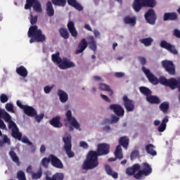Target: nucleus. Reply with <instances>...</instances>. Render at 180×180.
Masks as SVG:
<instances>
[{
    "instance_id": "nucleus-1",
    "label": "nucleus",
    "mask_w": 180,
    "mask_h": 180,
    "mask_svg": "<svg viewBox=\"0 0 180 180\" xmlns=\"http://www.w3.org/2000/svg\"><path fill=\"white\" fill-rule=\"evenodd\" d=\"M110 153V146L108 143H100L97 146V151L90 150L83 164V169H94L99 165L98 158L101 155H108Z\"/></svg>"
},
{
    "instance_id": "nucleus-2",
    "label": "nucleus",
    "mask_w": 180,
    "mask_h": 180,
    "mask_svg": "<svg viewBox=\"0 0 180 180\" xmlns=\"http://www.w3.org/2000/svg\"><path fill=\"white\" fill-rule=\"evenodd\" d=\"M4 119L5 122L8 123V129L11 130V136L15 140L20 141L22 140V132L19 131V128L15 122L12 121V117L9 113L6 112L5 110L0 109V119Z\"/></svg>"
},
{
    "instance_id": "nucleus-3",
    "label": "nucleus",
    "mask_w": 180,
    "mask_h": 180,
    "mask_svg": "<svg viewBox=\"0 0 180 180\" xmlns=\"http://www.w3.org/2000/svg\"><path fill=\"white\" fill-rule=\"evenodd\" d=\"M27 34L28 37H30V43L31 44L34 43V41L37 43L46 41V35L43 34V31L39 30L37 25L30 27Z\"/></svg>"
},
{
    "instance_id": "nucleus-4",
    "label": "nucleus",
    "mask_w": 180,
    "mask_h": 180,
    "mask_svg": "<svg viewBox=\"0 0 180 180\" xmlns=\"http://www.w3.org/2000/svg\"><path fill=\"white\" fill-rule=\"evenodd\" d=\"M52 61H53V63H57L60 70H67L75 67V64L68 59H62L60 58V52H57L56 54H52Z\"/></svg>"
},
{
    "instance_id": "nucleus-5",
    "label": "nucleus",
    "mask_w": 180,
    "mask_h": 180,
    "mask_svg": "<svg viewBox=\"0 0 180 180\" xmlns=\"http://www.w3.org/2000/svg\"><path fill=\"white\" fill-rule=\"evenodd\" d=\"M155 5H157L155 0H134L132 6L135 12H140L143 6L154 8Z\"/></svg>"
},
{
    "instance_id": "nucleus-6",
    "label": "nucleus",
    "mask_w": 180,
    "mask_h": 180,
    "mask_svg": "<svg viewBox=\"0 0 180 180\" xmlns=\"http://www.w3.org/2000/svg\"><path fill=\"white\" fill-rule=\"evenodd\" d=\"M119 144L115 149V155L118 160H122L123 159V153L122 146L125 148V150H127L129 147V138L127 136H122L119 139Z\"/></svg>"
},
{
    "instance_id": "nucleus-7",
    "label": "nucleus",
    "mask_w": 180,
    "mask_h": 180,
    "mask_svg": "<svg viewBox=\"0 0 180 180\" xmlns=\"http://www.w3.org/2000/svg\"><path fill=\"white\" fill-rule=\"evenodd\" d=\"M153 173V168L150 164L147 162L142 163L141 169H139L138 172L134 174L135 179H141L144 176H148Z\"/></svg>"
},
{
    "instance_id": "nucleus-8",
    "label": "nucleus",
    "mask_w": 180,
    "mask_h": 180,
    "mask_svg": "<svg viewBox=\"0 0 180 180\" xmlns=\"http://www.w3.org/2000/svg\"><path fill=\"white\" fill-rule=\"evenodd\" d=\"M16 105L18 106V108H20V109H22V110H24V113L27 115V116L34 117V116L37 115V111H36L34 108L29 105H23L22 102H20L19 100L17 101Z\"/></svg>"
},
{
    "instance_id": "nucleus-9",
    "label": "nucleus",
    "mask_w": 180,
    "mask_h": 180,
    "mask_svg": "<svg viewBox=\"0 0 180 180\" xmlns=\"http://www.w3.org/2000/svg\"><path fill=\"white\" fill-rule=\"evenodd\" d=\"M162 67L165 71L169 74V75H175L176 71L175 69V65L172 60H165L161 62Z\"/></svg>"
},
{
    "instance_id": "nucleus-10",
    "label": "nucleus",
    "mask_w": 180,
    "mask_h": 180,
    "mask_svg": "<svg viewBox=\"0 0 180 180\" xmlns=\"http://www.w3.org/2000/svg\"><path fill=\"white\" fill-rule=\"evenodd\" d=\"M64 142V150L69 158L75 157V154L72 152V144L71 143V136H66L63 138Z\"/></svg>"
},
{
    "instance_id": "nucleus-11",
    "label": "nucleus",
    "mask_w": 180,
    "mask_h": 180,
    "mask_svg": "<svg viewBox=\"0 0 180 180\" xmlns=\"http://www.w3.org/2000/svg\"><path fill=\"white\" fill-rule=\"evenodd\" d=\"M32 6L35 12H39V13L41 12V4L40 1L37 0H26L25 9H30Z\"/></svg>"
},
{
    "instance_id": "nucleus-12",
    "label": "nucleus",
    "mask_w": 180,
    "mask_h": 180,
    "mask_svg": "<svg viewBox=\"0 0 180 180\" xmlns=\"http://www.w3.org/2000/svg\"><path fill=\"white\" fill-rule=\"evenodd\" d=\"M145 20L149 25H155L157 21V14L153 8H149L144 15Z\"/></svg>"
},
{
    "instance_id": "nucleus-13",
    "label": "nucleus",
    "mask_w": 180,
    "mask_h": 180,
    "mask_svg": "<svg viewBox=\"0 0 180 180\" xmlns=\"http://www.w3.org/2000/svg\"><path fill=\"white\" fill-rule=\"evenodd\" d=\"M160 46V47H162V49H165V50L169 51V53H171L174 56H176V54H178V50H176V48L175 47V46L171 44L169 42L165 40L161 41Z\"/></svg>"
},
{
    "instance_id": "nucleus-14",
    "label": "nucleus",
    "mask_w": 180,
    "mask_h": 180,
    "mask_svg": "<svg viewBox=\"0 0 180 180\" xmlns=\"http://www.w3.org/2000/svg\"><path fill=\"white\" fill-rule=\"evenodd\" d=\"M142 71L144 72L146 78H148L150 84H153V85H157L159 83L158 78L151 73L149 69H147L146 67L143 66Z\"/></svg>"
},
{
    "instance_id": "nucleus-15",
    "label": "nucleus",
    "mask_w": 180,
    "mask_h": 180,
    "mask_svg": "<svg viewBox=\"0 0 180 180\" xmlns=\"http://www.w3.org/2000/svg\"><path fill=\"white\" fill-rule=\"evenodd\" d=\"M123 105L125 108L127 112H133L135 108V103L133 100H130L127 96L122 97Z\"/></svg>"
},
{
    "instance_id": "nucleus-16",
    "label": "nucleus",
    "mask_w": 180,
    "mask_h": 180,
    "mask_svg": "<svg viewBox=\"0 0 180 180\" xmlns=\"http://www.w3.org/2000/svg\"><path fill=\"white\" fill-rule=\"evenodd\" d=\"M110 110H112V112L120 117H123L124 116V108L120 104H111L109 106Z\"/></svg>"
},
{
    "instance_id": "nucleus-17",
    "label": "nucleus",
    "mask_w": 180,
    "mask_h": 180,
    "mask_svg": "<svg viewBox=\"0 0 180 180\" xmlns=\"http://www.w3.org/2000/svg\"><path fill=\"white\" fill-rule=\"evenodd\" d=\"M65 116L67 117L68 122H70L71 126L78 130V129H79V123L78 121H77L75 117H72V112L71 110H68L65 113Z\"/></svg>"
},
{
    "instance_id": "nucleus-18",
    "label": "nucleus",
    "mask_w": 180,
    "mask_h": 180,
    "mask_svg": "<svg viewBox=\"0 0 180 180\" xmlns=\"http://www.w3.org/2000/svg\"><path fill=\"white\" fill-rule=\"evenodd\" d=\"M49 158L51 160V164L53 167H54L55 168H58L60 169H63L64 168L63 162L56 155L53 154L49 155Z\"/></svg>"
},
{
    "instance_id": "nucleus-19",
    "label": "nucleus",
    "mask_w": 180,
    "mask_h": 180,
    "mask_svg": "<svg viewBox=\"0 0 180 180\" xmlns=\"http://www.w3.org/2000/svg\"><path fill=\"white\" fill-rule=\"evenodd\" d=\"M139 169H141V166L140 165V164H134L131 167H129L126 169V174L129 176H131L132 175H134H134H136V173L137 172V171H139Z\"/></svg>"
},
{
    "instance_id": "nucleus-20",
    "label": "nucleus",
    "mask_w": 180,
    "mask_h": 180,
    "mask_svg": "<svg viewBox=\"0 0 180 180\" xmlns=\"http://www.w3.org/2000/svg\"><path fill=\"white\" fill-rule=\"evenodd\" d=\"M88 47V42L85 38H83L77 46V49L75 51V54H80V53H84L85 49Z\"/></svg>"
},
{
    "instance_id": "nucleus-21",
    "label": "nucleus",
    "mask_w": 180,
    "mask_h": 180,
    "mask_svg": "<svg viewBox=\"0 0 180 180\" xmlns=\"http://www.w3.org/2000/svg\"><path fill=\"white\" fill-rule=\"evenodd\" d=\"M49 124L53 127H56V129H60L63 127V124L61 123V117L60 115H57L55 117H53L50 121Z\"/></svg>"
},
{
    "instance_id": "nucleus-22",
    "label": "nucleus",
    "mask_w": 180,
    "mask_h": 180,
    "mask_svg": "<svg viewBox=\"0 0 180 180\" xmlns=\"http://www.w3.org/2000/svg\"><path fill=\"white\" fill-rule=\"evenodd\" d=\"M136 20L137 18L135 16L127 15L123 18L124 25H129V26H136Z\"/></svg>"
},
{
    "instance_id": "nucleus-23",
    "label": "nucleus",
    "mask_w": 180,
    "mask_h": 180,
    "mask_svg": "<svg viewBox=\"0 0 180 180\" xmlns=\"http://www.w3.org/2000/svg\"><path fill=\"white\" fill-rule=\"evenodd\" d=\"M67 26L72 37H77V36H78V32H77V28H75V24H74V22L70 21Z\"/></svg>"
},
{
    "instance_id": "nucleus-24",
    "label": "nucleus",
    "mask_w": 180,
    "mask_h": 180,
    "mask_svg": "<svg viewBox=\"0 0 180 180\" xmlns=\"http://www.w3.org/2000/svg\"><path fill=\"white\" fill-rule=\"evenodd\" d=\"M178 15L176 13H165L163 15V20L167 22L168 20H176Z\"/></svg>"
},
{
    "instance_id": "nucleus-25",
    "label": "nucleus",
    "mask_w": 180,
    "mask_h": 180,
    "mask_svg": "<svg viewBox=\"0 0 180 180\" xmlns=\"http://www.w3.org/2000/svg\"><path fill=\"white\" fill-rule=\"evenodd\" d=\"M16 73L18 75H20V77H22V78H26L27 77V69L25 68V66L21 65L16 68Z\"/></svg>"
},
{
    "instance_id": "nucleus-26",
    "label": "nucleus",
    "mask_w": 180,
    "mask_h": 180,
    "mask_svg": "<svg viewBox=\"0 0 180 180\" xmlns=\"http://www.w3.org/2000/svg\"><path fill=\"white\" fill-rule=\"evenodd\" d=\"M68 5L70 6H72V8H75V9H77V11H84V7L77 1V0H67Z\"/></svg>"
},
{
    "instance_id": "nucleus-27",
    "label": "nucleus",
    "mask_w": 180,
    "mask_h": 180,
    "mask_svg": "<svg viewBox=\"0 0 180 180\" xmlns=\"http://www.w3.org/2000/svg\"><path fill=\"white\" fill-rule=\"evenodd\" d=\"M146 101L152 105H158L161 103V100H160V98H158V96H153L151 94L148 97H146Z\"/></svg>"
},
{
    "instance_id": "nucleus-28",
    "label": "nucleus",
    "mask_w": 180,
    "mask_h": 180,
    "mask_svg": "<svg viewBox=\"0 0 180 180\" xmlns=\"http://www.w3.org/2000/svg\"><path fill=\"white\" fill-rule=\"evenodd\" d=\"M0 137L2 139H0V147H4L5 144H8V146H11V139L8 138V136L5 134H2V131L0 130Z\"/></svg>"
},
{
    "instance_id": "nucleus-29",
    "label": "nucleus",
    "mask_w": 180,
    "mask_h": 180,
    "mask_svg": "<svg viewBox=\"0 0 180 180\" xmlns=\"http://www.w3.org/2000/svg\"><path fill=\"white\" fill-rule=\"evenodd\" d=\"M58 95L62 103H65L68 101V94L65 91L59 89L58 90Z\"/></svg>"
},
{
    "instance_id": "nucleus-30",
    "label": "nucleus",
    "mask_w": 180,
    "mask_h": 180,
    "mask_svg": "<svg viewBox=\"0 0 180 180\" xmlns=\"http://www.w3.org/2000/svg\"><path fill=\"white\" fill-rule=\"evenodd\" d=\"M105 169L106 174L108 175H109L110 176L113 177L114 179H117V178H119V174H117V172H113V170L112 169V167H110V166L105 165Z\"/></svg>"
},
{
    "instance_id": "nucleus-31",
    "label": "nucleus",
    "mask_w": 180,
    "mask_h": 180,
    "mask_svg": "<svg viewBox=\"0 0 180 180\" xmlns=\"http://www.w3.org/2000/svg\"><path fill=\"white\" fill-rule=\"evenodd\" d=\"M98 88L101 91H105L106 92H108L109 96H112V95H113V91H112V89H110V86L106 84L101 83Z\"/></svg>"
},
{
    "instance_id": "nucleus-32",
    "label": "nucleus",
    "mask_w": 180,
    "mask_h": 180,
    "mask_svg": "<svg viewBox=\"0 0 180 180\" xmlns=\"http://www.w3.org/2000/svg\"><path fill=\"white\" fill-rule=\"evenodd\" d=\"M46 11L48 16H54V7H53V4L51 3V1H47Z\"/></svg>"
},
{
    "instance_id": "nucleus-33",
    "label": "nucleus",
    "mask_w": 180,
    "mask_h": 180,
    "mask_svg": "<svg viewBox=\"0 0 180 180\" xmlns=\"http://www.w3.org/2000/svg\"><path fill=\"white\" fill-rule=\"evenodd\" d=\"M46 180H63L64 179V174L63 173H56L52 176V177L46 175L45 177Z\"/></svg>"
},
{
    "instance_id": "nucleus-34",
    "label": "nucleus",
    "mask_w": 180,
    "mask_h": 180,
    "mask_svg": "<svg viewBox=\"0 0 180 180\" xmlns=\"http://www.w3.org/2000/svg\"><path fill=\"white\" fill-rule=\"evenodd\" d=\"M89 47L90 50H92L94 53L96 51V41L95 40V38H94L93 36H90L89 37Z\"/></svg>"
},
{
    "instance_id": "nucleus-35",
    "label": "nucleus",
    "mask_w": 180,
    "mask_h": 180,
    "mask_svg": "<svg viewBox=\"0 0 180 180\" xmlns=\"http://www.w3.org/2000/svg\"><path fill=\"white\" fill-rule=\"evenodd\" d=\"M155 146L153 145V143H149L146 146V153L150 154V155H153V157L157 155V151L154 150Z\"/></svg>"
},
{
    "instance_id": "nucleus-36",
    "label": "nucleus",
    "mask_w": 180,
    "mask_h": 180,
    "mask_svg": "<svg viewBox=\"0 0 180 180\" xmlns=\"http://www.w3.org/2000/svg\"><path fill=\"white\" fill-rule=\"evenodd\" d=\"M59 34L60 37H63L65 40H68V39H70V33L66 28L60 27L59 29Z\"/></svg>"
},
{
    "instance_id": "nucleus-37",
    "label": "nucleus",
    "mask_w": 180,
    "mask_h": 180,
    "mask_svg": "<svg viewBox=\"0 0 180 180\" xmlns=\"http://www.w3.org/2000/svg\"><path fill=\"white\" fill-rule=\"evenodd\" d=\"M139 91L141 94L146 96V98H148L150 95H153V91H151L150 89L146 86L139 87Z\"/></svg>"
},
{
    "instance_id": "nucleus-38",
    "label": "nucleus",
    "mask_w": 180,
    "mask_h": 180,
    "mask_svg": "<svg viewBox=\"0 0 180 180\" xmlns=\"http://www.w3.org/2000/svg\"><path fill=\"white\" fill-rule=\"evenodd\" d=\"M9 155L13 162H15L17 165H20V162L19 161V157L16 155V153L13 150H10Z\"/></svg>"
},
{
    "instance_id": "nucleus-39",
    "label": "nucleus",
    "mask_w": 180,
    "mask_h": 180,
    "mask_svg": "<svg viewBox=\"0 0 180 180\" xmlns=\"http://www.w3.org/2000/svg\"><path fill=\"white\" fill-rule=\"evenodd\" d=\"M159 108L163 113H168V110H169V103L167 101L163 102L160 105Z\"/></svg>"
},
{
    "instance_id": "nucleus-40",
    "label": "nucleus",
    "mask_w": 180,
    "mask_h": 180,
    "mask_svg": "<svg viewBox=\"0 0 180 180\" xmlns=\"http://www.w3.org/2000/svg\"><path fill=\"white\" fill-rule=\"evenodd\" d=\"M139 41L140 43H141V44H144L146 47H148V46H151L153 40V38L149 37V38L141 39H139Z\"/></svg>"
},
{
    "instance_id": "nucleus-41",
    "label": "nucleus",
    "mask_w": 180,
    "mask_h": 180,
    "mask_svg": "<svg viewBox=\"0 0 180 180\" xmlns=\"http://www.w3.org/2000/svg\"><path fill=\"white\" fill-rule=\"evenodd\" d=\"M178 84V80L172 78L167 80V86H169L172 89H175L176 88V85Z\"/></svg>"
},
{
    "instance_id": "nucleus-42",
    "label": "nucleus",
    "mask_w": 180,
    "mask_h": 180,
    "mask_svg": "<svg viewBox=\"0 0 180 180\" xmlns=\"http://www.w3.org/2000/svg\"><path fill=\"white\" fill-rule=\"evenodd\" d=\"M51 2L55 6H61L62 8L67 5V0H51Z\"/></svg>"
},
{
    "instance_id": "nucleus-43",
    "label": "nucleus",
    "mask_w": 180,
    "mask_h": 180,
    "mask_svg": "<svg viewBox=\"0 0 180 180\" xmlns=\"http://www.w3.org/2000/svg\"><path fill=\"white\" fill-rule=\"evenodd\" d=\"M50 156L49 157V158H44L41 160V164L42 165V167H44V168H49V165L50 164Z\"/></svg>"
},
{
    "instance_id": "nucleus-44",
    "label": "nucleus",
    "mask_w": 180,
    "mask_h": 180,
    "mask_svg": "<svg viewBox=\"0 0 180 180\" xmlns=\"http://www.w3.org/2000/svg\"><path fill=\"white\" fill-rule=\"evenodd\" d=\"M17 178L18 180H27L26 179V175L25 174V172L23 171H18L17 173Z\"/></svg>"
},
{
    "instance_id": "nucleus-45",
    "label": "nucleus",
    "mask_w": 180,
    "mask_h": 180,
    "mask_svg": "<svg viewBox=\"0 0 180 180\" xmlns=\"http://www.w3.org/2000/svg\"><path fill=\"white\" fill-rule=\"evenodd\" d=\"M0 101L1 103H6V102L9 101V98L8 97V96H6V94H2L0 96Z\"/></svg>"
},
{
    "instance_id": "nucleus-46",
    "label": "nucleus",
    "mask_w": 180,
    "mask_h": 180,
    "mask_svg": "<svg viewBox=\"0 0 180 180\" xmlns=\"http://www.w3.org/2000/svg\"><path fill=\"white\" fill-rule=\"evenodd\" d=\"M35 120L37 122V123H40L41 120L44 118V113H41L40 115H36L35 116Z\"/></svg>"
},
{
    "instance_id": "nucleus-47",
    "label": "nucleus",
    "mask_w": 180,
    "mask_h": 180,
    "mask_svg": "<svg viewBox=\"0 0 180 180\" xmlns=\"http://www.w3.org/2000/svg\"><path fill=\"white\" fill-rule=\"evenodd\" d=\"M140 155V152L139 150H135L131 152V160H134L135 158H137Z\"/></svg>"
},
{
    "instance_id": "nucleus-48",
    "label": "nucleus",
    "mask_w": 180,
    "mask_h": 180,
    "mask_svg": "<svg viewBox=\"0 0 180 180\" xmlns=\"http://www.w3.org/2000/svg\"><path fill=\"white\" fill-rule=\"evenodd\" d=\"M42 174L41 172H38L37 173L33 172L32 174V179H40V177L41 176Z\"/></svg>"
},
{
    "instance_id": "nucleus-49",
    "label": "nucleus",
    "mask_w": 180,
    "mask_h": 180,
    "mask_svg": "<svg viewBox=\"0 0 180 180\" xmlns=\"http://www.w3.org/2000/svg\"><path fill=\"white\" fill-rule=\"evenodd\" d=\"M158 81L161 85H165L167 86L168 84V79L164 77H160Z\"/></svg>"
},
{
    "instance_id": "nucleus-50",
    "label": "nucleus",
    "mask_w": 180,
    "mask_h": 180,
    "mask_svg": "<svg viewBox=\"0 0 180 180\" xmlns=\"http://www.w3.org/2000/svg\"><path fill=\"white\" fill-rule=\"evenodd\" d=\"M20 141H22V143H24L25 144H28V146H32V141L29 140L27 136H23V138L21 137Z\"/></svg>"
},
{
    "instance_id": "nucleus-51",
    "label": "nucleus",
    "mask_w": 180,
    "mask_h": 180,
    "mask_svg": "<svg viewBox=\"0 0 180 180\" xmlns=\"http://www.w3.org/2000/svg\"><path fill=\"white\" fill-rule=\"evenodd\" d=\"M6 109L8 112H14L13 110V104L12 103H8L6 104Z\"/></svg>"
},
{
    "instance_id": "nucleus-52",
    "label": "nucleus",
    "mask_w": 180,
    "mask_h": 180,
    "mask_svg": "<svg viewBox=\"0 0 180 180\" xmlns=\"http://www.w3.org/2000/svg\"><path fill=\"white\" fill-rule=\"evenodd\" d=\"M165 129H167V124H164L161 123L158 128V131H159V133H162L165 131Z\"/></svg>"
},
{
    "instance_id": "nucleus-53",
    "label": "nucleus",
    "mask_w": 180,
    "mask_h": 180,
    "mask_svg": "<svg viewBox=\"0 0 180 180\" xmlns=\"http://www.w3.org/2000/svg\"><path fill=\"white\" fill-rule=\"evenodd\" d=\"M30 23L31 25H36L37 23V15L33 16L31 14Z\"/></svg>"
},
{
    "instance_id": "nucleus-54",
    "label": "nucleus",
    "mask_w": 180,
    "mask_h": 180,
    "mask_svg": "<svg viewBox=\"0 0 180 180\" xmlns=\"http://www.w3.org/2000/svg\"><path fill=\"white\" fill-rule=\"evenodd\" d=\"M79 146H80V147H82V148H84V149H86L89 147L88 143L84 141H80Z\"/></svg>"
},
{
    "instance_id": "nucleus-55",
    "label": "nucleus",
    "mask_w": 180,
    "mask_h": 180,
    "mask_svg": "<svg viewBox=\"0 0 180 180\" xmlns=\"http://www.w3.org/2000/svg\"><path fill=\"white\" fill-rule=\"evenodd\" d=\"M0 129L2 130H6V124H5V122H4V120L0 119Z\"/></svg>"
},
{
    "instance_id": "nucleus-56",
    "label": "nucleus",
    "mask_w": 180,
    "mask_h": 180,
    "mask_svg": "<svg viewBox=\"0 0 180 180\" xmlns=\"http://www.w3.org/2000/svg\"><path fill=\"white\" fill-rule=\"evenodd\" d=\"M138 58H139V60L140 61V63L142 65H146V63H147V60H146V58L139 57Z\"/></svg>"
},
{
    "instance_id": "nucleus-57",
    "label": "nucleus",
    "mask_w": 180,
    "mask_h": 180,
    "mask_svg": "<svg viewBox=\"0 0 180 180\" xmlns=\"http://www.w3.org/2000/svg\"><path fill=\"white\" fill-rule=\"evenodd\" d=\"M124 76V73L122 72H117L115 73V77H116V78H122Z\"/></svg>"
},
{
    "instance_id": "nucleus-58",
    "label": "nucleus",
    "mask_w": 180,
    "mask_h": 180,
    "mask_svg": "<svg viewBox=\"0 0 180 180\" xmlns=\"http://www.w3.org/2000/svg\"><path fill=\"white\" fill-rule=\"evenodd\" d=\"M101 96L102 99H103V101H105V102H108V103H110V99L109 98V97H108V96L105 94H101Z\"/></svg>"
},
{
    "instance_id": "nucleus-59",
    "label": "nucleus",
    "mask_w": 180,
    "mask_h": 180,
    "mask_svg": "<svg viewBox=\"0 0 180 180\" xmlns=\"http://www.w3.org/2000/svg\"><path fill=\"white\" fill-rule=\"evenodd\" d=\"M51 89H53L52 87H51L49 86H46L44 87V91L45 94H50V92H51Z\"/></svg>"
},
{
    "instance_id": "nucleus-60",
    "label": "nucleus",
    "mask_w": 180,
    "mask_h": 180,
    "mask_svg": "<svg viewBox=\"0 0 180 180\" xmlns=\"http://www.w3.org/2000/svg\"><path fill=\"white\" fill-rule=\"evenodd\" d=\"M174 36L180 39V30L178 29H174Z\"/></svg>"
},
{
    "instance_id": "nucleus-61",
    "label": "nucleus",
    "mask_w": 180,
    "mask_h": 180,
    "mask_svg": "<svg viewBox=\"0 0 180 180\" xmlns=\"http://www.w3.org/2000/svg\"><path fill=\"white\" fill-rule=\"evenodd\" d=\"M119 117H117V115H114L112 116V122H113V123H117V122H119Z\"/></svg>"
},
{
    "instance_id": "nucleus-62",
    "label": "nucleus",
    "mask_w": 180,
    "mask_h": 180,
    "mask_svg": "<svg viewBox=\"0 0 180 180\" xmlns=\"http://www.w3.org/2000/svg\"><path fill=\"white\" fill-rule=\"evenodd\" d=\"M84 29H86V30H88L89 32H92V28L91 27V26L89 24H85L84 25Z\"/></svg>"
},
{
    "instance_id": "nucleus-63",
    "label": "nucleus",
    "mask_w": 180,
    "mask_h": 180,
    "mask_svg": "<svg viewBox=\"0 0 180 180\" xmlns=\"http://www.w3.org/2000/svg\"><path fill=\"white\" fill-rule=\"evenodd\" d=\"M27 172L28 174H33L32 165H30V166L27 167Z\"/></svg>"
},
{
    "instance_id": "nucleus-64",
    "label": "nucleus",
    "mask_w": 180,
    "mask_h": 180,
    "mask_svg": "<svg viewBox=\"0 0 180 180\" xmlns=\"http://www.w3.org/2000/svg\"><path fill=\"white\" fill-rule=\"evenodd\" d=\"M40 152L42 154H44V153H46V146L44 145H42L40 148Z\"/></svg>"
}]
</instances>
